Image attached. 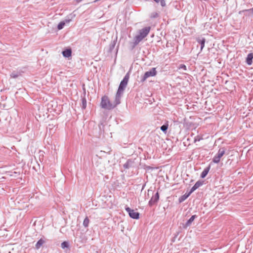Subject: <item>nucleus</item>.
Returning a JSON list of instances; mask_svg holds the SVG:
<instances>
[{
	"label": "nucleus",
	"mask_w": 253,
	"mask_h": 253,
	"mask_svg": "<svg viewBox=\"0 0 253 253\" xmlns=\"http://www.w3.org/2000/svg\"><path fill=\"white\" fill-rule=\"evenodd\" d=\"M120 103L121 100L118 99V100L117 99L116 96H115L114 102L113 103H111L109 100L108 97L104 95L101 98L100 106L102 108L105 109L112 110L115 108L118 105L120 104Z\"/></svg>",
	"instance_id": "1"
},
{
	"label": "nucleus",
	"mask_w": 253,
	"mask_h": 253,
	"mask_svg": "<svg viewBox=\"0 0 253 253\" xmlns=\"http://www.w3.org/2000/svg\"><path fill=\"white\" fill-rule=\"evenodd\" d=\"M129 73H127L124 77L123 79L121 81L117 92L116 93V96H117V99L118 100V99L121 100V97L124 93V91L127 84L128 80H129Z\"/></svg>",
	"instance_id": "2"
},
{
	"label": "nucleus",
	"mask_w": 253,
	"mask_h": 253,
	"mask_svg": "<svg viewBox=\"0 0 253 253\" xmlns=\"http://www.w3.org/2000/svg\"><path fill=\"white\" fill-rule=\"evenodd\" d=\"M150 30V27H146L140 30L138 34L135 37L140 42L149 34Z\"/></svg>",
	"instance_id": "3"
},
{
	"label": "nucleus",
	"mask_w": 253,
	"mask_h": 253,
	"mask_svg": "<svg viewBox=\"0 0 253 253\" xmlns=\"http://www.w3.org/2000/svg\"><path fill=\"white\" fill-rule=\"evenodd\" d=\"M156 68H152L148 71L146 72L144 75L141 78L140 82L143 83L150 77H154L157 74Z\"/></svg>",
	"instance_id": "4"
},
{
	"label": "nucleus",
	"mask_w": 253,
	"mask_h": 253,
	"mask_svg": "<svg viewBox=\"0 0 253 253\" xmlns=\"http://www.w3.org/2000/svg\"><path fill=\"white\" fill-rule=\"evenodd\" d=\"M225 153V148L224 147H221L218 151L217 153L215 155L212 159V162L215 164H218L220 162L221 158Z\"/></svg>",
	"instance_id": "5"
},
{
	"label": "nucleus",
	"mask_w": 253,
	"mask_h": 253,
	"mask_svg": "<svg viewBox=\"0 0 253 253\" xmlns=\"http://www.w3.org/2000/svg\"><path fill=\"white\" fill-rule=\"evenodd\" d=\"M125 210L127 212L129 216L132 219H138L140 217V213L138 212H135L134 211L127 206H126Z\"/></svg>",
	"instance_id": "6"
},
{
	"label": "nucleus",
	"mask_w": 253,
	"mask_h": 253,
	"mask_svg": "<svg viewBox=\"0 0 253 253\" xmlns=\"http://www.w3.org/2000/svg\"><path fill=\"white\" fill-rule=\"evenodd\" d=\"M159 199V194L158 192L156 193L154 195H153L151 199L149 201V206L152 207L154 204L157 203Z\"/></svg>",
	"instance_id": "7"
},
{
	"label": "nucleus",
	"mask_w": 253,
	"mask_h": 253,
	"mask_svg": "<svg viewBox=\"0 0 253 253\" xmlns=\"http://www.w3.org/2000/svg\"><path fill=\"white\" fill-rule=\"evenodd\" d=\"M117 37H116L115 38L111 41L109 45L108 49L107 51L108 52L111 53L113 51L117 42Z\"/></svg>",
	"instance_id": "8"
},
{
	"label": "nucleus",
	"mask_w": 253,
	"mask_h": 253,
	"mask_svg": "<svg viewBox=\"0 0 253 253\" xmlns=\"http://www.w3.org/2000/svg\"><path fill=\"white\" fill-rule=\"evenodd\" d=\"M197 216L196 215H193L187 221V222L185 224H183V228L187 229L188 227L190 226L192 223L193 222L194 219L197 218Z\"/></svg>",
	"instance_id": "9"
},
{
	"label": "nucleus",
	"mask_w": 253,
	"mask_h": 253,
	"mask_svg": "<svg viewBox=\"0 0 253 253\" xmlns=\"http://www.w3.org/2000/svg\"><path fill=\"white\" fill-rule=\"evenodd\" d=\"M204 184V181L201 180L197 181L195 184L193 186V187L191 188L190 191L192 193L194 191H195L199 187L203 185Z\"/></svg>",
	"instance_id": "10"
},
{
	"label": "nucleus",
	"mask_w": 253,
	"mask_h": 253,
	"mask_svg": "<svg viewBox=\"0 0 253 253\" xmlns=\"http://www.w3.org/2000/svg\"><path fill=\"white\" fill-rule=\"evenodd\" d=\"M63 56L65 58H69L72 56V50L71 48H66L62 52Z\"/></svg>",
	"instance_id": "11"
},
{
	"label": "nucleus",
	"mask_w": 253,
	"mask_h": 253,
	"mask_svg": "<svg viewBox=\"0 0 253 253\" xmlns=\"http://www.w3.org/2000/svg\"><path fill=\"white\" fill-rule=\"evenodd\" d=\"M196 41L200 44L201 51H202L205 46L206 39L204 38L198 37L196 39Z\"/></svg>",
	"instance_id": "12"
},
{
	"label": "nucleus",
	"mask_w": 253,
	"mask_h": 253,
	"mask_svg": "<svg viewBox=\"0 0 253 253\" xmlns=\"http://www.w3.org/2000/svg\"><path fill=\"white\" fill-rule=\"evenodd\" d=\"M253 53L251 52L248 54L246 57V62L248 65H251L253 63Z\"/></svg>",
	"instance_id": "13"
},
{
	"label": "nucleus",
	"mask_w": 253,
	"mask_h": 253,
	"mask_svg": "<svg viewBox=\"0 0 253 253\" xmlns=\"http://www.w3.org/2000/svg\"><path fill=\"white\" fill-rule=\"evenodd\" d=\"M192 193L189 191L188 192H186L185 194L180 196L178 199L179 203H181L184 201Z\"/></svg>",
	"instance_id": "14"
},
{
	"label": "nucleus",
	"mask_w": 253,
	"mask_h": 253,
	"mask_svg": "<svg viewBox=\"0 0 253 253\" xmlns=\"http://www.w3.org/2000/svg\"><path fill=\"white\" fill-rule=\"evenodd\" d=\"M210 169H211L210 165H209V166H208L207 167L205 168L200 175L201 178H204L207 175Z\"/></svg>",
	"instance_id": "15"
},
{
	"label": "nucleus",
	"mask_w": 253,
	"mask_h": 253,
	"mask_svg": "<svg viewBox=\"0 0 253 253\" xmlns=\"http://www.w3.org/2000/svg\"><path fill=\"white\" fill-rule=\"evenodd\" d=\"M140 42L135 37L134 38V42H129V44L131 46V49L132 50Z\"/></svg>",
	"instance_id": "16"
},
{
	"label": "nucleus",
	"mask_w": 253,
	"mask_h": 253,
	"mask_svg": "<svg viewBox=\"0 0 253 253\" xmlns=\"http://www.w3.org/2000/svg\"><path fill=\"white\" fill-rule=\"evenodd\" d=\"M169 124L168 122L165 123L164 125H163L161 127V130L164 133H166L167 132V130L168 129Z\"/></svg>",
	"instance_id": "17"
},
{
	"label": "nucleus",
	"mask_w": 253,
	"mask_h": 253,
	"mask_svg": "<svg viewBox=\"0 0 253 253\" xmlns=\"http://www.w3.org/2000/svg\"><path fill=\"white\" fill-rule=\"evenodd\" d=\"M44 243V241L42 238L40 239L37 242V243L35 245V248L37 250L41 248V247L43 244Z\"/></svg>",
	"instance_id": "18"
},
{
	"label": "nucleus",
	"mask_w": 253,
	"mask_h": 253,
	"mask_svg": "<svg viewBox=\"0 0 253 253\" xmlns=\"http://www.w3.org/2000/svg\"><path fill=\"white\" fill-rule=\"evenodd\" d=\"M70 247L69 243L67 241H64L61 244V247L63 249H69Z\"/></svg>",
	"instance_id": "19"
},
{
	"label": "nucleus",
	"mask_w": 253,
	"mask_h": 253,
	"mask_svg": "<svg viewBox=\"0 0 253 253\" xmlns=\"http://www.w3.org/2000/svg\"><path fill=\"white\" fill-rule=\"evenodd\" d=\"M132 162L130 160H128L123 165V167L125 169H128L131 167Z\"/></svg>",
	"instance_id": "20"
},
{
	"label": "nucleus",
	"mask_w": 253,
	"mask_h": 253,
	"mask_svg": "<svg viewBox=\"0 0 253 253\" xmlns=\"http://www.w3.org/2000/svg\"><path fill=\"white\" fill-rule=\"evenodd\" d=\"M82 108L85 109L86 107V100L84 97L82 98Z\"/></svg>",
	"instance_id": "21"
},
{
	"label": "nucleus",
	"mask_w": 253,
	"mask_h": 253,
	"mask_svg": "<svg viewBox=\"0 0 253 253\" xmlns=\"http://www.w3.org/2000/svg\"><path fill=\"white\" fill-rule=\"evenodd\" d=\"M89 220L87 217H86L83 221V225L84 227L86 228L88 226Z\"/></svg>",
	"instance_id": "22"
},
{
	"label": "nucleus",
	"mask_w": 253,
	"mask_h": 253,
	"mask_svg": "<svg viewBox=\"0 0 253 253\" xmlns=\"http://www.w3.org/2000/svg\"><path fill=\"white\" fill-rule=\"evenodd\" d=\"M156 3H158L160 2L161 5L162 7H165L166 5L165 0H153Z\"/></svg>",
	"instance_id": "23"
},
{
	"label": "nucleus",
	"mask_w": 253,
	"mask_h": 253,
	"mask_svg": "<svg viewBox=\"0 0 253 253\" xmlns=\"http://www.w3.org/2000/svg\"><path fill=\"white\" fill-rule=\"evenodd\" d=\"M65 25V21H61L57 25V29L60 30L62 29Z\"/></svg>",
	"instance_id": "24"
},
{
	"label": "nucleus",
	"mask_w": 253,
	"mask_h": 253,
	"mask_svg": "<svg viewBox=\"0 0 253 253\" xmlns=\"http://www.w3.org/2000/svg\"><path fill=\"white\" fill-rule=\"evenodd\" d=\"M251 12L253 15V7L248 9H245L239 11V14H241L242 13L244 12Z\"/></svg>",
	"instance_id": "25"
},
{
	"label": "nucleus",
	"mask_w": 253,
	"mask_h": 253,
	"mask_svg": "<svg viewBox=\"0 0 253 253\" xmlns=\"http://www.w3.org/2000/svg\"><path fill=\"white\" fill-rule=\"evenodd\" d=\"M20 75V73H16L15 72H13L10 74V77L13 79H16L18 78Z\"/></svg>",
	"instance_id": "26"
},
{
	"label": "nucleus",
	"mask_w": 253,
	"mask_h": 253,
	"mask_svg": "<svg viewBox=\"0 0 253 253\" xmlns=\"http://www.w3.org/2000/svg\"><path fill=\"white\" fill-rule=\"evenodd\" d=\"M203 139V138L202 136H200V135H197V136H195L194 138V142H196L197 141H200L201 140H202Z\"/></svg>",
	"instance_id": "27"
},
{
	"label": "nucleus",
	"mask_w": 253,
	"mask_h": 253,
	"mask_svg": "<svg viewBox=\"0 0 253 253\" xmlns=\"http://www.w3.org/2000/svg\"><path fill=\"white\" fill-rule=\"evenodd\" d=\"M179 70H183V71H186L187 68L186 66L184 64H180L178 67Z\"/></svg>",
	"instance_id": "28"
},
{
	"label": "nucleus",
	"mask_w": 253,
	"mask_h": 253,
	"mask_svg": "<svg viewBox=\"0 0 253 253\" xmlns=\"http://www.w3.org/2000/svg\"><path fill=\"white\" fill-rule=\"evenodd\" d=\"M158 17V14L157 12L152 13L150 17L151 18H155Z\"/></svg>",
	"instance_id": "29"
},
{
	"label": "nucleus",
	"mask_w": 253,
	"mask_h": 253,
	"mask_svg": "<svg viewBox=\"0 0 253 253\" xmlns=\"http://www.w3.org/2000/svg\"><path fill=\"white\" fill-rule=\"evenodd\" d=\"M147 169H148V170H149V169L153 170V169H154V168L151 167H150V166H148V167H147Z\"/></svg>",
	"instance_id": "30"
},
{
	"label": "nucleus",
	"mask_w": 253,
	"mask_h": 253,
	"mask_svg": "<svg viewBox=\"0 0 253 253\" xmlns=\"http://www.w3.org/2000/svg\"><path fill=\"white\" fill-rule=\"evenodd\" d=\"M71 21V19H66L64 21H65V24L66 23H69Z\"/></svg>",
	"instance_id": "31"
},
{
	"label": "nucleus",
	"mask_w": 253,
	"mask_h": 253,
	"mask_svg": "<svg viewBox=\"0 0 253 253\" xmlns=\"http://www.w3.org/2000/svg\"><path fill=\"white\" fill-rule=\"evenodd\" d=\"M119 45L118 44V46H117V48H116V53H117V52H118V50H119Z\"/></svg>",
	"instance_id": "32"
}]
</instances>
